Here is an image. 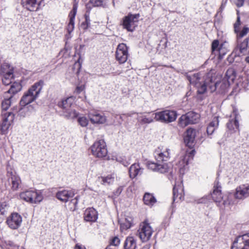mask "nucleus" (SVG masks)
Masks as SVG:
<instances>
[{
	"label": "nucleus",
	"mask_w": 249,
	"mask_h": 249,
	"mask_svg": "<svg viewBox=\"0 0 249 249\" xmlns=\"http://www.w3.org/2000/svg\"><path fill=\"white\" fill-rule=\"evenodd\" d=\"M227 79L221 81L215 80V77L211 73H208L204 79H201L199 73H195L192 76L187 75V79L191 84L195 85L197 88L199 94H204L207 91L212 93L217 89L220 92L224 91L230 86V81H233L235 78V72L232 69H229L226 72Z\"/></svg>",
	"instance_id": "obj_1"
},
{
	"label": "nucleus",
	"mask_w": 249,
	"mask_h": 249,
	"mask_svg": "<svg viewBox=\"0 0 249 249\" xmlns=\"http://www.w3.org/2000/svg\"><path fill=\"white\" fill-rule=\"evenodd\" d=\"M43 84L42 81L36 83L25 92L20 101V106H27L36 100L42 89Z\"/></svg>",
	"instance_id": "obj_2"
},
{
	"label": "nucleus",
	"mask_w": 249,
	"mask_h": 249,
	"mask_svg": "<svg viewBox=\"0 0 249 249\" xmlns=\"http://www.w3.org/2000/svg\"><path fill=\"white\" fill-rule=\"evenodd\" d=\"M92 154L95 157L103 158L107 154V145L104 140H100L94 142L90 147Z\"/></svg>",
	"instance_id": "obj_3"
},
{
	"label": "nucleus",
	"mask_w": 249,
	"mask_h": 249,
	"mask_svg": "<svg viewBox=\"0 0 249 249\" xmlns=\"http://www.w3.org/2000/svg\"><path fill=\"white\" fill-rule=\"evenodd\" d=\"M177 117L176 111L165 110L155 113V120L163 123H170L175 121Z\"/></svg>",
	"instance_id": "obj_4"
},
{
	"label": "nucleus",
	"mask_w": 249,
	"mask_h": 249,
	"mask_svg": "<svg viewBox=\"0 0 249 249\" xmlns=\"http://www.w3.org/2000/svg\"><path fill=\"white\" fill-rule=\"evenodd\" d=\"M153 232V230L147 221H144L140 225L137 234L142 242L148 241Z\"/></svg>",
	"instance_id": "obj_5"
},
{
	"label": "nucleus",
	"mask_w": 249,
	"mask_h": 249,
	"mask_svg": "<svg viewBox=\"0 0 249 249\" xmlns=\"http://www.w3.org/2000/svg\"><path fill=\"white\" fill-rule=\"evenodd\" d=\"M139 17V14H129L124 17L122 24L124 28L129 32L133 31L137 26Z\"/></svg>",
	"instance_id": "obj_6"
},
{
	"label": "nucleus",
	"mask_w": 249,
	"mask_h": 249,
	"mask_svg": "<svg viewBox=\"0 0 249 249\" xmlns=\"http://www.w3.org/2000/svg\"><path fill=\"white\" fill-rule=\"evenodd\" d=\"M127 47L125 44H120L116 51V58L120 63H124L127 59Z\"/></svg>",
	"instance_id": "obj_7"
},
{
	"label": "nucleus",
	"mask_w": 249,
	"mask_h": 249,
	"mask_svg": "<svg viewBox=\"0 0 249 249\" xmlns=\"http://www.w3.org/2000/svg\"><path fill=\"white\" fill-rule=\"evenodd\" d=\"M22 217L18 213H12L7 219L6 223L11 229H18L21 225Z\"/></svg>",
	"instance_id": "obj_8"
},
{
	"label": "nucleus",
	"mask_w": 249,
	"mask_h": 249,
	"mask_svg": "<svg viewBox=\"0 0 249 249\" xmlns=\"http://www.w3.org/2000/svg\"><path fill=\"white\" fill-rule=\"evenodd\" d=\"M147 166L149 169L160 173L167 172L169 169V166L166 163H159L152 161H148Z\"/></svg>",
	"instance_id": "obj_9"
},
{
	"label": "nucleus",
	"mask_w": 249,
	"mask_h": 249,
	"mask_svg": "<svg viewBox=\"0 0 249 249\" xmlns=\"http://www.w3.org/2000/svg\"><path fill=\"white\" fill-rule=\"evenodd\" d=\"M3 122L1 125V129L2 132L5 133L9 128L11 123L14 119V114L13 112H8L4 113L3 112Z\"/></svg>",
	"instance_id": "obj_10"
},
{
	"label": "nucleus",
	"mask_w": 249,
	"mask_h": 249,
	"mask_svg": "<svg viewBox=\"0 0 249 249\" xmlns=\"http://www.w3.org/2000/svg\"><path fill=\"white\" fill-rule=\"evenodd\" d=\"M43 0H21L22 6L30 11H36Z\"/></svg>",
	"instance_id": "obj_11"
},
{
	"label": "nucleus",
	"mask_w": 249,
	"mask_h": 249,
	"mask_svg": "<svg viewBox=\"0 0 249 249\" xmlns=\"http://www.w3.org/2000/svg\"><path fill=\"white\" fill-rule=\"evenodd\" d=\"M184 189L182 182L176 184L173 188V201H181L184 197Z\"/></svg>",
	"instance_id": "obj_12"
},
{
	"label": "nucleus",
	"mask_w": 249,
	"mask_h": 249,
	"mask_svg": "<svg viewBox=\"0 0 249 249\" xmlns=\"http://www.w3.org/2000/svg\"><path fill=\"white\" fill-rule=\"evenodd\" d=\"M249 196V184H243L236 189L235 197L237 199H243Z\"/></svg>",
	"instance_id": "obj_13"
},
{
	"label": "nucleus",
	"mask_w": 249,
	"mask_h": 249,
	"mask_svg": "<svg viewBox=\"0 0 249 249\" xmlns=\"http://www.w3.org/2000/svg\"><path fill=\"white\" fill-rule=\"evenodd\" d=\"M7 177L8 182L11 183V189L13 191L17 190L21 182L19 177L13 172H8Z\"/></svg>",
	"instance_id": "obj_14"
},
{
	"label": "nucleus",
	"mask_w": 249,
	"mask_h": 249,
	"mask_svg": "<svg viewBox=\"0 0 249 249\" xmlns=\"http://www.w3.org/2000/svg\"><path fill=\"white\" fill-rule=\"evenodd\" d=\"M78 5L75 3L73 4L72 10L69 14L70 21L67 27V30L69 33L72 32L74 28V19L77 12Z\"/></svg>",
	"instance_id": "obj_15"
},
{
	"label": "nucleus",
	"mask_w": 249,
	"mask_h": 249,
	"mask_svg": "<svg viewBox=\"0 0 249 249\" xmlns=\"http://www.w3.org/2000/svg\"><path fill=\"white\" fill-rule=\"evenodd\" d=\"M196 137V131L194 129H188L184 137V142L188 147H192Z\"/></svg>",
	"instance_id": "obj_16"
},
{
	"label": "nucleus",
	"mask_w": 249,
	"mask_h": 249,
	"mask_svg": "<svg viewBox=\"0 0 249 249\" xmlns=\"http://www.w3.org/2000/svg\"><path fill=\"white\" fill-rule=\"evenodd\" d=\"M74 196V193L72 190H62L58 192L56 195V197L63 202H67L70 198Z\"/></svg>",
	"instance_id": "obj_17"
},
{
	"label": "nucleus",
	"mask_w": 249,
	"mask_h": 249,
	"mask_svg": "<svg viewBox=\"0 0 249 249\" xmlns=\"http://www.w3.org/2000/svg\"><path fill=\"white\" fill-rule=\"evenodd\" d=\"M97 219V213L93 208L86 210L84 213V219L89 222H94Z\"/></svg>",
	"instance_id": "obj_18"
},
{
	"label": "nucleus",
	"mask_w": 249,
	"mask_h": 249,
	"mask_svg": "<svg viewBox=\"0 0 249 249\" xmlns=\"http://www.w3.org/2000/svg\"><path fill=\"white\" fill-rule=\"evenodd\" d=\"M143 172V168L140 167L139 163H134L131 165L129 170L130 178H134L137 176L141 175Z\"/></svg>",
	"instance_id": "obj_19"
},
{
	"label": "nucleus",
	"mask_w": 249,
	"mask_h": 249,
	"mask_svg": "<svg viewBox=\"0 0 249 249\" xmlns=\"http://www.w3.org/2000/svg\"><path fill=\"white\" fill-rule=\"evenodd\" d=\"M91 122L96 124H103L106 121V117L97 112L90 113L89 115Z\"/></svg>",
	"instance_id": "obj_20"
},
{
	"label": "nucleus",
	"mask_w": 249,
	"mask_h": 249,
	"mask_svg": "<svg viewBox=\"0 0 249 249\" xmlns=\"http://www.w3.org/2000/svg\"><path fill=\"white\" fill-rule=\"evenodd\" d=\"M4 99L1 103L2 109L6 111L11 106V104L16 101V99L12 95H8V93H4Z\"/></svg>",
	"instance_id": "obj_21"
},
{
	"label": "nucleus",
	"mask_w": 249,
	"mask_h": 249,
	"mask_svg": "<svg viewBox=\"0 0 249 249\" xmlns=\"http://www.w3.org/2000/svg\"><path fill=\"white\" fill-rule=\"evenodd\" d=\"M139 122L142 124H149L154 122L155 120V113L150 115V113H147V115H142L137 117Z\"/></svg>",
	"instance_id": "obj_22"
},
{
	"label": "nucleus",
	"mask_w": 249,
	"mask_h": 249,
	"mask_svg": "<svg viewBox=\"0 0 249 249\" xmlns=\"http://www.w3.org/2000/svg\"><path fill=\"white\" fill-rule=\"evenodd\" d=\"M238 241H242L244 244L241 249H249V233L238 236L236 239V241H234L233 242V246L231 247V249H234L235 244Z\"/></svg>",
	"instance_id": "obj_23"
},
{
	"label": "nucleus",
	"mask_w": 249,
	"mask_h": 249,
	"mask_svg": "<svg viewBox=\"0 0 249 249\" xmlns=\"http://www.w3.org/2000/svg\"><path fill=\"white\" fill-rule=\"evenodd\" d=\"M73 102V99L72 97L67 98L58 103V106L64 109V111L69 110Z\"/></svg>",
	"instance_id": "obj_24"
},
{
	"label": "nucleus",
	"mask_w": 249,
	"mask_h": 249,
	"mask_svg": "<svg viewBox=\"0 0 249 249\" xmlns=\"http://www.w3.org/2000/svg\"><path fill=\"white\" fill-rule=\"evenodd\" d=\"M219 121L218 117H215L211 122L207 128V132L208 135H212L218 126Z\"/></svg>",
	"instance_id": "obj_25"
},
{
	"label": "nucleus",
	"mask_w": 249,
	"mask_h": 249,
	"mask_svg": "<svg viewBox=\"0 0 249 249\" xmlns=\"http://www.w3.org/2000/svg\"><path fill=\"white\" fill-rule=\"evenodd\" d=\"M136 241L132 236L127 237L124 243V249H136Z\"/></svg>",
	"instance_id": "obj_26"
},
{
	"label": "nucleus",
	"mask_w": 249,
	"mask_h": 249,
	"mask_svg": "<svg viewBox=\"0 0 249 249\" xmlns=\"http://www.w3.org/2000/svg\"><path fill=\"white\" fill-rule=\"evenodd\" d=\"M22 89L21 85L19 82H14L11 86L10 89L5 93H8V95H14L21 90Z\"/></svg>",
	"instance_id": "obj_27"
},
{
	"label": "nucleus",
	"mask_w": 249,
	"mask_h": 249,
	"mask_svg": "<svg viewBox=\"0 0 249 249\" xmlns=\"http://www.w3.org/2000/svg\"><path fill=\"white\" fill-rule=\"evenodd\" d=\"M30 202L32 203H39L43 199V196L40 192L32 191Z\"/></svg>",
	"instance_id": "obj_28"
},
{
	"label": "nucleus",
	"mask_w": 249,
	"mask_h": 249,
	"mask_svg": "<svg viewBox=\"0 0 249 249\" xmlns=\"http://www.w3.org/2000/svg\"><path fill=\"white\" fill-rule=\"evenodd\" d=\"M143 202L145 204L148 206H152L156 202L155 197L149 193H146L143 196Z\"/></svg>",
	"instance_id": "obj_29"
},
{
	"label": "nucleus",
	"mask_w": 249,
	"mask_h": 249,
	"mask_svg": "<svg viewBox=\"0 0 249 249\" xmlns=\"http://www.w3.org/2000/svg\"><path fill=\"white\" fill-rule=\"evenodd\" d=\"M212 197L215 202H220L222 200L223 197L219 187L217 186H214V189L212 194Z\"/></svg>",
	"instance_id": "obj_30"
},
{
	"label": "nucleus",
	"mask_w": 249,
	"mask_h": 249,
	"mask_svg": "<svg viewBox=\"0 0 249 249\" xmlns=\"http://www.w3.org/2000/svg\"><path fill=\"white\" fill-rule=\"evenodd\" d=\"M186 115L190 124L196 123L200 117L199 114L194 112H189Z\"/></svg>",
	"instance_id": "obj_31"
},
{
	"label": "nucleus",
	"mask_w": 249,
	"mask_h": 249,
	"mask_svg": "<svg viewBox=\"0 0 249 249\" xmlns=\"http://www.w3.org/2000/svg\"><path fill=\"white\" fill-rule=\"evenodd\" d=\"M10 73H13V68L7 63L3 64L0 68V76Z\"/></svg>",
	"instance_id": "obj_32"
},
{
	"label": "nucleus",
	"mask_w": 249,
	"mask_h": 249,
	"mask_svg": "<svg viewBox=\"0 0 249 249\" xmlns=\"http://www.w3.org/2000/svg\"><path fill=\"white\" fill-rule=\"evenodd\" d=\"M249 38L245 39L239 45L240 53L243 54L249 53Z\"/></svg>",
	"instance_id": "obj_33"
},
{
	"label": "nucleus",
	"mask_w": 249,
	"mask_h": 249,
	"mask_svg": "<svg viewBox=\"0 0 249 249\" xmlns=\"http://www.w3.org/2000/svg\"><path fill=\"white\" fill-rule=\"evenodd\" d=\"M169 149H166L165 151L157 153V156L156 155L155 157L159 161H160V160L166 161L169 158Z\"/></svg>",
	"instance_id": "obj_34"
},
{
	"label": "nucleus",
	"mask_w": 249,
	"mask_h": 249,
	"mask_svg": "<svg viewBox=\"0 0 249 249\" xmlns=\"http://www.w3.org/2000/svg\"><path fill=\"white\" fill-rule=\"evenodd\" d=\"M133 219L131 217H127L124 222L120 223L121 230H125L130 228L132 224Z\"/></svg>",
	"instance_id": "obj_35"
},
{
	"label": "nucleus",
	"mask_w": 249,
	"mask_h": 249,
	"mask_svg": "<svg viewBox=\"0 0 249 249\" xmlns=\"http://www.w3.org/2000/svg\"><path fill=\"white\" fill-rule=\"evenodd\" d=\"M64 115L67 119H74L78 116V113L74 109H69V110L64 111Z\"/></svg>",
	"instance_id": "obj_36"
},
{
	"label": "nucleus",
	"mask_w": 249,
	"mask_h": 249,
	"mask_svg": "<svg viewBox=\"0 0 249 249\" xmlns=\"http://www.w3.org/2000/svg\"><path fill=\"white\" fill-rule=\"evenodd\" d=\"M249 32V28L245 26L241 31H239L238 28H237V32L236 33L237 39L239 41V39L245 36Z\"/></svg>",
	"instance_id": "obj_37"
},
{
	"label": "nucleus",
	"mask_w": 249,
	"mask_h": 249,
	"mask_svg": "<svg viewBox=\"0 0 249 249\" xmlns=\"http://www.w3.org/2000/svg\"><path fill=\"white\" fill-rule=\"evenodd\" d=\"M2 83L5 85H8L11 83V80L14 77L13 73H10L1 76Z\"/></svg>",
	"instance_id": "obj_38"
},
{
	"label": "nucleus",
	"mask_w": 249,
	"mask_h": 249,
	"mask_svg": "<svg viewBox=\"0 0 249 249\" xmlns=\"http://www.w3.org/2000/svg\"><path fill=\"white\" fill-rule=\"evenodd\" d=\"M190 124L187 117L185 115H182L178 120V124L182 127H184L187 125Z\"/></svg>",
	"instance_id": "obj_39"
},
{
	"label": "nucleus",
	"mask_w": 249,
	"mask_h": 249,
	"mask_svg": "<svg viewBox=\"0 0 249 249\" xmlns=\"http://www.w3.org/2000/svg\"><path fill=\"white\" fill-rule=\"evenodd\" d=\"M227 127L231 130H234L235 128L238 129V122L237 120L236 119L234 120H230L227 123Z\"/></svg>",
	"instance_id": "obj_40"
},
{
	"label": "nucleus",
	"mask_w": 249,
	"mask_h": 249,
	"mask_svg": "<svg viewBox=\"0 0 249 249\" xmlns=\"http://www.w3.org/2000/svg\"><path fill=\"white\" fill-rule=\"evenodd\" d=\"M31 194L32 191H27L22 192L20 194V197L27 202H30L31 198V196H32Z\"/></svg>",
	"instance_id": "obj_41"
},
{
	"label": "nucleus",
	"mask_w": 249,
	"mask_h": 249,
	"mask_svg": "<svg viewBox=\"0 0 249 249\" xmlns=\"http://www.w3.org/2000/svg\"><path fill=\"white\" fill-rule=\"evenodd\" d=\"M30 115V114L28 111H27L25 107H21L18 110V116H19L20 118H25V117L29 116Z\"/></svg>",
	"instance_id": "obj_42"
},
{
	"label": "nucleus",
	"mask_w": 249,
	"mask_h": 249,
	"mask_svg": "<svg viewBox=\"0 0 249 249\" xmlns=\"http://www.w3.org/2000/svg\"><path fill=\"white\" fill-rule=\"evenodd\" d=\"M120 244V239L115 236L113 237L110 242V244L108 246H111L113 247H116L118 246Z\"/></svg>",
	"instance_id": "obj_43"
},
{
	"label": "nucleus",
	"mask_w": 249,
	"mask_h": 249,
	"mask_svg": "<svg viewBox=\"0 0 249 249\" xmlns=\"http://www.w3.org/2000/svg\"><path fill=\"white\" fill-rule=\"evenodd\" d=\"M85 21L83 22L81 25V28L84 30L87 29L90 24V19L89 17L86 14L85 15Z\"/></svg>",
	"instance_id": "obj_44"
},
{
	"label": "nucleus",
	"mask_w": 249,
	"mask_h": 249,
	"mask_svg": "<svg viewBox=\"0 0 249 249\" xmlns=\"http://www.w3.org/2000/svg\"><path fill=\"white\" fill-rule=\"evenodd\" d=\"M79 124L82 127L86 126L88 124V120L85 117H79L78 119Z\"/></svg>",
	"instance_id": "obj_45"
},
{
	"label": "nucleus",
	"mask_w": 249,
	"mask_h": 249,
	"mask_svg": "<svg viewBox=\"0 0 249 249\" xmlns=\"http://www.w3.org/2000/svg\"><path fill=\"white\" fill-rule=\"evenodd\" d=\"M114 181L113 178L111 176H107L106 178H102V183L103 184H109L113 183Z\"/></svg>",
	"instance_id": "obj_46"
},
{
	"label": "nucleus",
	"mask_w": 249,
	"mask_h": 249,
	"mask_svg": "<svg viewBox=\"0 0 249 249\" xmlns=\"http://www.w3.org/2000/svg\"><path fill=\"white\" fill-rule=\"evenodd\" d=\"M219 46V42L217 40H214L212 44V49L213 52L215 50H218L219 53H220L221 49L218 47Z\"/></svg>",
	"instance_id": "obj_47"
},
{
	"label": "nucleus",
	"mask_w": 249,
	"mask_h": 249,
	"mask_svg": "<svg viewBox=\"0 0 249 249\" xmlns=\"http://www.w3.org/2000/svg\"><path fill=\"white\" fill-rule=\"evenodd\" d=\"M37 107L36 104H34L33 105H30L27 106H25L26 108L27 111L29 112L30 114L36 110V107Z\"/></svg>",
	"instance_id": "obj_48"
},
{
	"label": "nucleus",
	"mask_w": 249,
	"mask_h": 249,
	"mask_svg": "<svg viewBox=\"0 0 249 249\" xmlns=\"http://www.w3.org/2000/svg\"><path fill=\"white\" fill-rule=\"evenodd\" d=\"M90 2L94 6H100L103 4L102 0H90Z\"/></svg>",
	"instance_id": "obj_49"
},
{
	"label": "nucleus",
	"mask_w": 249,
	"mask_h": 249,
	"mask_svg": "<svg viewBox=\"0 0 249 249\" xmlns=\"http://www.w3.org/2000/svg\"><path fill=\"white\" fill-rule=\"evenodd\" d=\"M240 24V18L239 17H238L237 21L236 23L234 24V31L235 32H237V28L239 27V26Z\"/></svg>",
	"instance_id": "obj_50"
},
{
	"label": "nucleus",
	"mask_w": 249,
	"mask_h": 249,
	"mask_svg": "<svg viewBox=\"0 0 249 249\" xmlns=\"http://www.w3.org/2000/svg\"><path fill=\"white\" fill-rule=\"evenodd\" d=\"M85 89V86L84 85H81L80 86H78L76 88L75 92L77 93H80L82 91H83Z\"/></svg>",
	"instance_id": "obj_51"
},
{
	"label": "nucleus",
	"mask_w": 249,
	"mask_h": 249,
	"mask_svg": "<svg viewBox=\"0 0 249 249\" xmlns=\"http://www.w3.org/2000/svg\"><path fill=\"white\" fill-rule=\"evenodd\" d=\"M244 0H235V3L237 6L241 7L243 5Z\"/></svg>",
	"instance_id": "obj_52"
},
{
	"label": "nucleus",
	"mask_w": 249,
	"mask_h": 249,
	"mask_svg": "<svg viewBox=\"0 0 249 249\" xmlns=\"http://www.w3.org/2000/svg\"><path fill=\"white\" fill-rule=\"evenodd\" d=\"M136 112H134V111H132V112H130L129 113H126V114H122L120 116V118L121 119H122L123 118V116H125V117H131L133 114H135Z\"/></svg>",
	"instance_id": "obj_53"
},
{
	"label": "nucleus",
	"mask_w": 249,
	"mask_h": 249,
	"mask_svg": "<svg viewBox=\"0 0 249 249\" xmlns=\"http://www.w3.org/2000/svg\"><path fill=\"white\" fill-rule=\"evenodd\" d=\"M75 249H86V248L81 245L76 244L75 247Z\"/></svg>",
	"instance_id": "obj_54"
},
{
	"label": "nucleus",
	"mask_w": 249,
	"mask_h": 249,
	"mask_svg": "<svg viewBox=\"0 0 249 249\" xmlns=\"http://www.w3.org/2000/svg\"><path fill=\"white\" fill-rule=\"evenodd\" d=\"M106 249H116L115 247H112L111 246H108L106 247Z\"/></svg>",
	"instance_id": "obj_55"
},
{
	"label": "nucleus",
	"mask_w": 249,
	"mask_h": 249,
	"mask_svg": "<svg viewBox=\"0 0 249 249\" xmlns=\"http://www.w3.org/2000/svg\"><path fill=\"white\" fill-rule=\"evenodd\" d=\"M3 221V217H2V213H0V223H1Z\"/></svg>",
	"instance_id": "obj_56"
},
{
	"label": "nucleus",
	"mask_w": 249,
	"mask_h": 249,
	"mask_svg": "<svg viewBox=\"0 0 249 249\" xmlns=\"http://www.w3.org/2000/svg\"><path fill=\"white\" fill-rule=\"evenodd\" d=\"M246 61H247V62L249 63V56H248V57H246Z\"/></svg>",
	"instance_id": "obj_57"
},
{
	"label": "nucleus",
	"mask_w": 249,
	"mask_h": 249,
	"mask_svg": "<svg viewBox=\"0 0 249 249\" xmlns=\"http://www.w3.org/2000/svg\"><path fill=\"white\" fill-rule=\"evenodd\" d=\"M122 190H123V188L122 187H119L118 189V190L120 191V192H121L122 191Z\"/></svg>",
	"instance_id": "obj_58"
},
{
	"label": "nucleus",
	"mask_w": 249,
	"mask_h": 249,
	"mask_svg": "<svg viewBox=\"0 0 249 249\" xmlns=\"http://www.w3.org/2000/svg\"><path fill=\"white\" fill-rule=\"evenodd\" d=\"M123 164L125 166H126L127 165L129 164V163L126 162V164H124V163L123 162Z\"/></svg>",
	"instance_id": "obj_59"
},
{
	"label": "nucleus",
	"mask_w": 249,
	"mask_h": 249,
	"mask_svg": "<svg viewBox=\"0 0 249 249\" xmlns=\"http://www.w3.org/2000/svg\"><path fill=\"white\" fill-rule=\"evenodd\" d=\"M71 201H74L73 203H74L75 204L77 203V200H76L75 199H72Z\"/></svg>",
	"instance_id": "obj_60"
},
{
	"label": "nucleus",
	"mask_w": 249,
	"mask_h": 249,
	"mask_svg": "<svg viewBox=\"0 0 249 249\" xmlns=\"http://www.w3.org/2000/svg\"><path fill=\"white\" fill-rule=\"evenodd\" d=\"M14 247V249H17V248H18V247H16V246H15Z\"/></svg>",
	"instance_id": "obj_61"
},
{
	"label": "nucleus",
	"mask_w": 249,
	"mask_h": 249,
	"mask_svg": "<svg viewBox=\"0 0 249 249\" xmlns=\"http://www.w3.org/2000/svg\"><path fill=\"white\" fill-rule=\"evenodd\" d=\"M248 2H249V0H248Z\"/></svg>",
	"instance_id": "obj_62"
}]
</instances>
